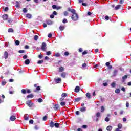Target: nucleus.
Returning a JSON list of instances; mask_svg holds the SVG:
<instances>
[{
	"instance_id": "1",
	"label": "nucleus",
	"mask_w": 131,
	"mask_h": 131,
	"mask_svg": "<svg viewBox=\"0 0 131 131\" xmlns=\"http://www.w3.org/2000/svg\"><path fill=\"white\" fill-rule=\"evenodd\" d=\"M71 12L73 13V15L72 16V20H73V21L78 20V15L76 14L75 9H72Z\"/></svg>"
},
{
	"instance_id": "2",
	"label": "nucleus",
	"mask_w": 131,
	"mask_h": 131,
	"mask_svg": "<svg viewBox=\"0 0 131 131\" xmlns=\"http://www.w3.org/2000/svg\"><path fill=\"white\" fill-rule=\"evenodd\" d=\"M26 104L30 108H32V106H33V103L31 102L30 100H28L26 101Z\"/></svg>"
},
{
	"instance_id": "3",
	"label": "nucleus",
	"mask_w": 131,
	"mask_h": 131,
	"mask_svg": "<svg viewBox=\"0 0 131 131\" xmlns=\"http://www.w3.org/2000/svg\"><path fill=\"white\" fill-rule=\"evenodd\" d=\"M42 51L46 52V50H47V44L45 42H43L42 43V46L41 47Z\"/></svg>"
},
{
	"instance_id": "4",
	"label": "nucleus",
	"mask_w": 131,
	"mask_h": 131,
	"mask_svg": "<svg viewBox=\"0 0 131 131\" xmlns=\"http://www.w3.org/2000/svg\"><path fill=\"white\" fill-rule=\"evenodd\" d=\"M126 79H127V75H125L122 77V82H125V80H126Z\"/></svg>"
},
{
	"instance_id": "5",
	"label": "nucleus",
	"mask_w": 131,
	"mask_h": 131,
	"mask_svg": "<svg viewBox=\"0 0 131 131\" xmlns=\"http://www.w3.org/2000/svg\"><path fill=\"white\" fill-rule=\"evenodd\" d=\"M80 90V88L79 87V86H76L74 92L75 93H78Z\"/></svg>"
},
{
	"instance_id": "6",
	"label": "nucleus",
	"mask_w": 131,
	"mask_h": 131,
	"mask_svg": "<svg viewBox=\"0 0 131 131\" xmlns=\"http://www.w3.org/2000/svg\"><path fill=\"white\" fill-rule=\"evenodd\" d=\"M8 56H9V54H8V52L5 51L4 52V57L5 58V59H8Z\"/></svg>"
},
{
	"instance_id": "7",
	"label": "nucleus",
	"mask_w": 131,
	"mask_h": 131,
	"mask_svg": "<svg viewBox=\"0 0 131 131\" xmlns=\"http://www.w3.org/2000/svg\"><path fill=\"white\" fill-rule=\"evenodd\" d=\"M2 18H3V20L6 21V20L8 19V14L3 15L2 16Z\"/></svg>"
},
{
	"instance_id": "8",
	"label": "nucleus",
	"mask_w": 131,
	"mask_h": 131,
	"mask_svg": "<svg viewBox=\"0 0 131 131\" xmlns=\"http://www.w3.org/2000/svg\"><path fill=\"white\" fill-rule=\"evenodd\" d=\"M81 68L83 69V70H85V69H86V64L84 63L83 64H82Z\"/></svg>"
},
{
	"instance_id": "9",
	"label": "nucleus",
	"mask_w": 131,
	"mask_h": 131,
	"mask_svg": "<svg viewBox=\"0 0 131 131\" xmlns=\"http://www.w3.org/2000/svg\"><path fill=\"white\" fill-rule=\"evenodd\" d=\"M66 75H67V74L66 72H62L61 74V77H62V78H66Z\"/></svg>"
},
{
	"instance_id": "10",
	"label": "nucleus",
	"mask_w": 131,
	"mask_h": 131,
	"mask_svg": "<svg viewBox=\"0 0 131 131\" xmlns=\"http://www.w3.org/2000/svg\"><path fill=\"white\" fill-rule=\"evenodd\" d=\"M47 24H48V25H52L53 24V21H52V20H48L46 21Z\"/></svg>"
},
{
	"instance_id": "11",
	"label": "nucleus",
	"mask_w": 131,
	"mask_h": 131,
	"mask_svg": "<svg viewBox=\"0 0 131 131\" xmlns=\"http://www.w3.org/2000/svg\"><path fill=\"white\" fill-rule=\"evenodd\" d=\"M30 63V61L29 60V59H26L25 61V64H26V65H29Z\"/></svg>"
},
{
	"instance_id": "12",
	"label": "nucleus",
	"mask_w": 131,
	"mask_h": 131,
	"mask_svg": "<svg viewBox=\"0 0 131 131\" xmlns=\"http://www.w3.org/2000/svg\"><path fill=\"white\" fill-rule=\"evenodd\" d=\"M106 130H107V131H112V126H108L106 127Z\"/></svg>"
},
{
	"instance_id": "13",
	"label": "nucleus",
	"mask_w": 131,
	"mask_h": 131,
	"mask_svg": "<svg viewBox=\"0 0 131 131\" xmlns=\"http://www.w3.org/2000/svg\"><path fill=\"white\" fill-rule=\"evenodd\" d=\"M15 119H16V117H15V116H11L10 117V120L11 121H14V120H15Z\"/></svg>"
},
{
	"instance_id": "14",
	"label": "nucleus",
	"mask_w": 131,
	"mask_h": 131,
	"mask_svg": "<svg viewBox=\"0 0 131 131\" xmlns=\"http://www.w3.org/2000/svg\"><path fill=\"white\" fill-rule=\"evenodd\" d=\"M86 97H87L88 99H91V98H92V96L91 95V94L90 93H87L86 94Z\"/></svg>"
},
{
	"instance_id": "15",
	"label": "nucleus",
	"mask_w": 131,
	"mask_h": 131,
	"mask_svg": "<svg viewBox=\"0 0 131 131\" xmlns=\"http://www.w3.org/2000/svg\"><path fill=\"white\" fill-rule=\"evenodd\" d=\"M26 17L28 18V19H31V17H32V15L29 13H28L26 14Z\"/></svg>"
},
{
	"instance_id": "16",
	"label": "nucleus",
	"mask_w": 131,
	"mask_h": 131,
	"mask_svg": "<svg viewBox=\"0 0 131 131\" xmlns=\"http://www.w3.org/2000/svg\"><path fill=\"white\" fill-rule=\"evenodd\" d=\"M55 81L57 82V83H59V82L62 81V79H61V78L56 79H55Z\"/></svg>"
},
{
	"instance_id": "17",
	"label": "nucleus",
	"mask_w": 131,
	"mask_h": 131,
	"mask_svg": "<svg viewBox=\"0 0 131 131\" xmlns=\"http://www.w3.org/2000/svg\"><path fill=\"white\" fill-rule=\"evenodd\" d=\"M54 126L55 127H56V128H58L60 126V123H54Z\"/></svg>"
},
{
	"instance_id": "18",
	"label": "nucleus",
	"mask_w": 131,
	"mask_h": 131,
	"mask_svg": "<svg viewBox=\"0 0 131 131\" xmlns=\"http://www.w3.org/2000/svg\"><path fill=\"white\" fill-rule=\"evenodd\" d=\"M64 71V67H61L59 68V72H63Z\"/></svg>"
},
{
	"instance_id": "19",
	"label": "nucleus",
	"mask_w": 131,
	"mask_h": 131,
	"mask_svg": "<svg viewBox=\"0 0 131 131\" xmlns=\"http://www.w3.org/2000/svg\"><path fill=\"white\" fill-rule=\"evenodd\" d=\"M54 126H55V123H54V122H53V121H51V122H50V127L53 128V127H54Z\"/></svg>"
},
{
	"instance_id": "20",
	"label": "nucleus",
	"mask_w": 131,
	"mask_h": 131,
	"mask_svg": "<svg viewBox=\"0 0 131 131\" xmlns=\"http://www.w3.org/2000/svg\"><path fill=\"white\" fill-rule=\"evenodd\" d=\"M118 72V71H117V70H115L113 73V76H116V75H117Z\"/></svg>"
},
{
	"instance_id": "21",
	"label": "nucleus",
	"mask_w": 131,
	"mask_h": 131,
	"mask_svg": "<svg viewBox=\"0 0 131 131\" xmlns=\"http://www.w3.org/2000/svg\"><path fill=\"white\" fill-rule=\"evenodd\" d=\"M121 7V5H118L115 7V10H119V9H120Z\"/></svg>"
},
{
	"instance_id": "22",
	"label": "nucleus",
	"mask_w": 131,
	"mask_h": 131,
	"mask_svg": "<svg viewBox=\"0 0 131 131\" xmlns=\"http://www.w3.org/2000/svg\"><path fill=\"white\" fill-rule=\"evenodd\" d=\"M85 110H86L85 107H82L80 109L81 112H84Z\"/></svg>"
},
{
	"instance_id": "23",
	"label": "nucleus",
	"mask_w": 131,
	"mask_h": 131,
	"mask_svg": "<svg viewBox=\"0 0 131 131\" xmlns=\"http://www.w3.org/2000/svg\"><path fill=\"white\" fill-rule=\"evenodd\" d=\"M27 98H28L29 99H32L33 98V95L30 94L27 96Z\"/></svg>"
},
{
	"instance_id": "24",
	"label": "nucleus",
	"mask_w": 131,
	"mask_h": 131,
	"mask_svg": "<svg viewBox=\"0 0 131 131\" xmlns=\"http://www.w3.org/2000/svg\"><path fill=\"white\" fill-rule=\"evenodd\" d=\"M61 96L62 98H66V97L67 96V94L63 93L62 94Z\"/></svg>"
},
{
	"instance_id": "25",
	"label": "nucleus",
	"mask_w": 131,
	"mask_h": 131,
	"mask_svg": "<svg viewBox=\"0 0 131 131\" xmlns=\"http://www.w3.org/2000/svg\"><path fill=\"white\" fill-rule=\"evenodd\" d=\"M81 100V98H77L75 99V102H79Z\"/></svg>"
},
{
	"instance_id": "26",
	"label": "nucleus",
	"mask_w": 131,
	"mask_h": 131,
	"mask_svg": "<svg viewBox=\"0 0 131 131\" xmlns=\"http://www.w3.org/2000/svg\"><path fill=\"white\" fill-rule=\"evenodd\" d=\"M54 108L55 110H58L59 109V105L56 104Z\"/></svg>"
},
{
	"instance_id": "27",
	"label": "nucleus",
	"mask_w": 131,
	"mask_h": 131,
	"mask_svg": "<svg viewBox=\"0 0 131 131\" xmlns=\"http://www.w3.org/2000/svg\"><path fill=\"white\" fill-rule=\"evenodd\" d=\"M118 128L121 129V128H122V124H119L118 125Z\"/></svg>"
},
{
	"instance_id": "28",
	"label": "nucleus",
	"mask_w": 131,
	"mask_h": 131,
	"mask_svg": "<svg viewBox=\"0 0 131 131\" xmlns=\"http://www.w3.org/2000/svg\"><path fill=\"white\" fill-rule=\"evenodd\" d=\"M52 54V52L51 51H48L46 52L47 56H50Z\"/></svg>"
},
{
	"instance_id": "29",
	"label": "nucleus",
	"mask_w": 131,
	"mask_h": 131,
	"mask_svg": "<svg viewBox=\"0 0 131 131\" xmlns=\"http://www.w3.org/2000/svg\"><path fill=\"white\" fill-rule=\"evenodd\" d=\"M104 110H105V107L104 106H102L101 107V112H104Z\"/></svg>"
},
{
	"instance_id": "30",
	"label": "nucleus",
	"mask_w": 131,
	"mask_h": 131,
	"mask_svg": "<svg viewBox=\"0 0 131 131\" xmlns=\"http://www.w3.org/2000/svg\"><path fill=\"white\" fill-rule=\"evenodd\" d=\"M64 26H60V27H59V29H60V30H61V31H63L64 29Z\"/></svg>"
},
{
	"instance_id": "31",
	"label": "nucleus",
	"mask_w": 131,
	"mask_h": 131,
	"mask_svg": "<svg viewBox=\"0 0 131 131\" xmlns=\"http://www.w3.org/2000/svg\"><path fill=\"white\" fill-rule=\"evenodd\" d=\"M115 93H116V94H119V93H120V90H119V89H117L115 90Z\"/></svg>"
},
{
	"instance_id": "32",
	"label": "nucleus",
	"mask_w": 131,
	"mask_h": 131,
	"mask_svg": "<svg viewBox=\"0 0 131 131\" xmlns=\"http://www.w3.org/2000/svg\"><path fill=\"white\" fill-rule=\"evenodd\" d=\"M101 116V113L100 112H98L96 113V117H100Z\"/></svg>"
},
{
	"instance_id": "33",
	"label": "nucleus",
	"mask_w": 131,
	"mask_h": 131,
	"mask_svg": "<svg viewBox=\"0 0 131 131\" xmlns=\"http://www.w3.org/2000/svg\"><path fill=\"white\" fill-rule=\"evenodd\" d=\"M61 106H65L66 105V103L64 101H62L60 103Z\"/></svg>"
},
{
	"instance_id": "34",
	"label": "nucleus",
	"mask_w": 131,
	"mask_h": 131,
	"mask_svg": "<svg viewBox=\"0 0 131 131\" xmlns=\"http://www.w3.org/2000/svg\"><path fill=\"white\" fill-rule=\"evenodd\" d=\"M34 40H37V39H38V36L37 35H35L34 37Z\"/></svg>"
},
{
	"instance_id": "35",
	"label": "nucleus",
	"mask_w": 131,
	"mask_h": 131,
	"mask_svg": "<svg viewBox=\"0 0 131 131\" xmlns=\"http://www.w3.org/2000/svg\"><path fill=\"white\" fill-rule=\"evenodd\" d=\"M8 32H14V30L12 28H10L8 30Z\"/></svg>"
},
{
	"instance_id": "36",
	"label": "nucleus",
	"mask_w": 131,
	"mask_h": 131,
	"mask_svg": "<svg viewBox=\"0 0 131 131\" xmlns=\"http://www.w3.org/2000/svg\"><path fill=\"white\" fill-rule=\"evenodd\" d=\"M67 22H68V21H67V19L66 18H64L62 20V23H67Z\"/></svg>"
},
{
	"instance_id": "37",
	"label": "nucleus",
	"mask_w": 131,
	"mask_h": 131,
	"mask_svg": "<svg viewBox=\"0 0 131 131\" xmlns=\"http://www.w3.org/2000/svg\"><path fill=\"white\" fill-rule=\"evenodd\" d=\"M15 45H16V46H19V45L20 44V41H19V40H16L15 42Z\"/></svg>"
},
{
	"instance_id": "38",
	"label": "nucleus",
	"mask_w": 131,
	"mask_h": 131,
	"mask_svg": "<svg viewBox=\"0 0 131 131\" xmlns=\"http://www.w3.org/2000/svg\"><path fill=\"white\" fill-rule=\"evenodd\" d=\"M42 63H43V60H39L38 61V64H42Z\"/></svg>"
},
{
	"instance_id": "39",
	"label": "nucleus",
	"mask_w": 131,
	"mask_h": 131,
	"mask_svg": "<svg viewBox=\"0 0 131 131\" xmlns=\"http://www.w3.org/2000/svg\"><path fill=\"white\" fill-rule=\"evenodd\" d=\"M48 119V117L47 116H45L43 117V121H46V120H47V119Z\"/></svg>"
},
{
	"instance_id": "40",
	"label": "nucleus",
	"mask_w": 131,
	"mask_h": 131,
	"mask_svg": "<svg viewBox=\"0 0 131 131\" xmlns=\"http://www.w3.org/2000/svg\"><path fill=\"white\" fill-rule=\"evenodd\" d=\"M116 84L115 83H114V82L112 83L111 84V86H112V88H115Z\"/></svg>"
},
{
	"instance_id": "41",
	"label": "nucleus",
	"mask_w": 131,
	"mask_h": 131,
	"mask_svg": "<svg viewBox=\"0 0 131 131\" xmlns=\"http://www.w3.org/2000/svg\"><path fill=\"white\" fill-rule=\"evenodd\" d=\"M109 120H110L109 118L106 117V118H105V121H106V122H108Z\"/></svg>"
},
{
	"instance_id": "42",
	"label": "nucleus",
	"mask_w": 131,
	"mask_h": 131,
	"mask_svg": "<svg viewBox=\"0 0 131 131\" xmlns=\"http://www.w3.org/2000/svg\"><path fill=\"white\" fill-rule=\"evenodd\" d=\"M21 93L22 94H26V90H25V89H23L21 90Z\"/></svg>"
},
{
	"instance_id": "43",
	"label": "nucleus",
	"mask_w": 131,
	"mask_h": 131,
	"mask_svg": "<svg viewBox=\"0 0 131 131\" xmlns=\"http://www.w3.org/2000/svg\"><path fill=\"white\" fill-rule=\"evenodd\" d=\"M38 103H41V102H42V99L41 98L38 99Z\"/></svg>"
},
{
	"instance_id": "44",
	"label": "nucleus",
	"mask_w": 131,
	"mask_h": 131,
	"mask_svg": "<svg viewBox=\"0 0 131 131\" xmlns=\"http://www.w3.org/2000/svg\"><path fill=\"white\" fill-rule=\"evenodd\" d=\"M82 128H84V129H85L86 128H88V126H86V125H83L82 126Z\"/></svg>"
},
{
	"instance_id": "45",
	"label": "nucleus",
	"mask_w": 131,
	"mask_h": 131,
	"mask_svg": "<svg viewBox=\"0 0 131 131\" xmlns=\"http://www.w3.org/2000/svg\"><path fill=\"white\" fill-rule=\"evenodd\" d=\"M23 12L24 13H27V10L26 9V8H24L23 10Z\"/></svg>"
},
{
	"instance_id": "46",
	"label": "nucleus",
	"mask_w": 131,
	"mask_h": 131,
	"mask_svg": "<svg viewBox=\"0 0 131 131\" xmlns=\"http://www.w3.org/2000/svg\"><path fill=\"white\" fill-rule=\"evenodd\" d=\"M64 16H68V12H67V11H64Z\"/></svg>"
},
{
	"instance_id": "47",
	"label": "nucleus",
	"mask_w": 131,
	"mask_h": 131,
	"mask_svg": "<svg viewBox=\"0 0 131 131\" xmlns=\"http://www.w3.org/2000/svg\"><path fill=\"white\" fill-rule=\"evenodd\" d=\"M126 106L127 107V108H128V107H129V103H128V102H127L126 103Z\"/></svg>"
},
{
	"instance_id": "48",
	"label": "nucleus",
	"mask_w": 131,
	"mask_h": 131,
	"mask_svg": "<svg viewBox=\"0 0 131 131\" xmlns=\"http://www.w3.org/2000/svg\"><path fill=\"white\" fill-rule=\"evenodd\" d=\"M55 56L56 57H60V53H57L55 54Z\"/></svg>"
},
{
	"instance_id": "49",
	"label": "nucleus",
	"mask_w": 131,
	"mask_h": 131,
	"mask_svg": "<svg viewBox=\"0 0 131 131\" xmlns=\"http://www.w3.org/2000/svg\"><path fill=\"white\" fill-rule=\"evenodd\" d=\"M24 119L25 120H28L29 118L27 116H24Z\"/></svg>"
},
{
	"instance_id": "50",
	"label": "nucleus",
	"mask_w": 131,
	"mask_h": 131,
	"mask_svg": "<svg viewBox=\"0 0 131 131\" xmlns=\"http://www.w3.org/2000/svg\"><path fill=\"white\" fill-rule=\"evenodd\" d=\"M52 33H49V34H48V37H49V38H51V37H52Z\"/></svg>"
},
{
	"instance_id": "51",
	"label": "nucleus",
	"mask_w": 131,
	"mask_h": 131,
	"mask_svg": "<svg viewBox=\"0 0 131 131\" xmlns=\"http://www.w3.org/2000/svg\"><path fill=\"white\" fill-rule=\"evenodd\" d=\"M27 93L28 94H30V93H31V91H30V90L28 89V90H27Z\"/></svg>"
},
{
	"instance_id": "52",
	"label": "nucleus",
	"mask_w": 131,
	"mask_h": 131,
	"mask_svg": "<svg viewBox=\"0 0 131 131\" xmlns=\"http://www.w3.org/2000/svg\"><path fill=\"white\" fill-rule=\"evenodd\" d=\"M18 52L20 54H23V53H24V50H19Z\"/></svg>"
},
{
	"instance_id": "53",
	"label": "nucleus",
	"mask_w": 131,
	"mask_h": 131,
	"mask_svg": "<svg viewBox=\"0 0 131 131\" xmlns=\"http://www.w3.org/2000/svg\"><path fill=\"white\" fill-rule=\"evenodd\" d=\"M29 123H31V124H33V120H30L29 121Z\"/></svg>"
},
{
	"instance_id": "54",
	"label": "nucleus",
	"mask_w": 131,
	"mask_h": 131,
	"mask_svg": "<svg viewBox=\"0 0 131 131\" xmlns=\"http://www.w3.org/2000/svg\"><path fill=\"white\" fill-rule=\"evenodd\" d=\"M68 55H69V53L68 52H66L64 53V55L65 56H68Z\"/></svg>"
},
{
	"instance_id": "55",
	"label": "nucleus",
	"mask_w": 131,
	"mask_h": 131,
	"mask_svg": "<svg viewBox=\"0 0 131 131\" xmlns=\"http://www.w3.org/2000/svg\"><path fill=\"white\" fill-rule=\"evenodd\" d=\"M88 54V52L86 51H84L82 52V55H86Z\"/></svg>"
},
{
	"instance_id": "56",
	"label": "nucleus",
	"mask_w": 131,
	"mask_h": 131,
	"mask_svg": "<svg viewBox=\"0 0 131 131\" xmlns=\"http://www.w3.org/2000/svg\"><path fill=\"white\" fill-rule=\"evenodd\" d=\"M121 90L123 91V92H125V88L122 87Z\"/></svg>"
},
{
	"instance_id": "57",
	"label": "nucleus",
	"mask_w": 131,
	"mask_h": 131,
	"mask_svg": "<svg viewBox=\"0 0 131 131\" xmlns=\"http://www.w3.org/2000/svg\"><path fill=\"white\" fill-rule=\"evenodd\" d=\"M103 85L104 86H107L108 85V83H104L103 84Z\"/></svg>"
},
{
	"instance_id": "58",
	"label": "nucleus",
	"mask_w": 131,
	"mask_h": 131,
	"mask_svg": "<svg viewBox=\"0 0 131 131\" xmlns=\"http://www.w3.org/2000/svg\"><path fill=\"white\" fill-rule=\"evenodd\" d=\"M53 9H57V6L56 5H53L52 6Z\"/></svg>"
},
{
	"instance_id": "59",
	"label": "nucleus",
	"mask_w": 131,
	"mask_h": 131,
	"mask_svg": "<svg viewBox=\"0 0 131 131\" xmlns=\"http://www.w3.org/2000/svg\"><path fill=\"white\" fill-rule=\"evenodd\" d=\"M23 58V59H27V55H24Z\"/></svg>"
},
{
	"instance_id": "60",
	"label": "nucleus",
	"mask_w": 131,
	"mask_h": 131,
	"mask_svg": "<svg viewBox=\"0 0 131 131\" xmlns=\"http://www.w3.org/2000/svg\"><path fill=\"white\" fill-rule=\"evenodd\" d=\"M60 9H61L60 6H56V10H60Z\"/></svg>"
},
{
	"instance_id": "61",
	"label": "nucleus",
	"mask_w": 131,
	"mask_h": 131,
	"mask_svg": "<svg viewBox=\"0 0 131 131\" xmlns=\"http://www.w3.org/2000/svg\"><path fill=\"white\" fill-rule=\"evenodd\" d=\"M38 58H39V59H42V55H39Z\"/></svg>"
},
{
	"instance_id": "62",
	"label": "nucleus",
	"mask_w": 131,
	"mask_h": 131,
	"mask_svg": "<svg viewBox=\"0 0 131 131\" xmlns=\"http://www.w3.org/2000/svg\"><path fill=\"white\" fill-rule=\"evenodd\" d=\"M105 18V20H109V16H106Z\"/></svg>"
},
{
	"instance_id": "63",
	"label": "nucleus",
	"mask_w": 131,
	"mask_h": 131,
	"mask_svg": "<svg viewBox=\"0 0 131 131\" xmlns=\"http://www.w3.org/2000/svg\"><path fill=\"white\" fill-rule=\"evenodd\" d=\"M123 2H124L123 0H120L119 3H120V4H123Z\"/></svg>"
},
{
	"instance_id": "64",
	"label": "nucleus",
	"mask_w": 131,
	"mask_h": 131,
	"mask_svg": "<svg viewBox=\"0 0 131 131\" xmlns=\"http://www.w3.org/2000/svg\"><path fill=\"white\" fill-rule=\"evenodd\" d=\"M53 15H57V12H56V11H54L53 12Z\"/></svg>"
}]
</instances>
